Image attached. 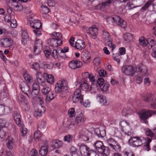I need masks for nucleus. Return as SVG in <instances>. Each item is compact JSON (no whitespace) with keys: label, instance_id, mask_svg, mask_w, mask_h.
<instances>
[{"label":"nucleus","instance_id":"obj_38","mask_svg":"<svg viewBox=\"0 0 156 156\" xmlns=\"http://www.w3.org/2000/svg\"><path fill=\"white\" fill-rule=\"evenodd\" d=\"M41 133L40 131L38 130L34 133V137L32 136H30V137L32 140L34 137L35 140L37 141L41 136Z\"/></svg>","mask_w":156,"mask_h":156},{"label":"nucleus","instance_id":"obj_14","mask_svg":"<svg viewBox=\"0 0 156 156\" xmlns=\"http://www.w3.org/2000/svg\"><path fill=\"white\" fill-rule=\"evenodd\" d=\"M20 87L23 92L26 94L28 98H30V95L29 94L30 93V90L29 86L25 82H23L22 83Z\"/></svg>","mask_w":156,"mask_h":156},{"label":"nucleus","instance_id":"obj_48","mask_svg":"<svg viewBox=\"0 0 156 156\" xmlns=\"http://www.w3.org/2000/svg\"><path fill=\"white\" fill-rule=\"evenodd\" d=\"M112 58L114 60L116 61L118 64H119L120 63V59L121 58V56L119 54H112Z\"/></svg>","mask_w":156,"mask_h":156},{"label":"nucleus","instance_id":"obj_13","mask_svg":"<svg viewBox=\"0 0 156 156\" xmlns=\"http://www.w3.org/2000/svg\"><path fill=\"white\" fill-rule=\"evenodd\" d=\"M45 111L44 107L42 105H39L38 107L35 108L34 115L37 118L40 117Z\"/></svg>","mask_w":156,"mask_h":156},{"label":"nucleus","instance_id":"obj_20","mask_svg":"<svg viewBox=\"0 0 156 156\" xmlns=\"http://www.w3.org/2000/svg\"><path fill=\"white\" fill-rule=\"evenodd\" d=\"M75 47L79 50L84 49L86 47L84 42L81 40H78L75 43Z\"/></svg>","mask_w":156,"mask_h":156},{"label":"nucleus","instance_id":"obj_26","mask_svg":"<svg viewBox=\"0 0 156 156\" xmlns=\"http://www.w3.org/2000/svg\"><path fill=\"white\" fill-rule=\"evenodd\" d=\"M101 149V151L100 150L98 152L101 154L103 156H107L109 154L110 151L108 147L104 146Z\"/></svg>","mask_w":156,"mask_h":156},{"label":"nucleus","instance_id":"obj_30","mask_svg":"<svg viewBox=\"0 0 156 156\" xmlns=\"http://www.w3.org/2000/svg\"><path fill=\"white\" fill-rule=\"evenodd\" d=\"M53 144L51 145L53 149L59 148L62 147V143L61 141L59 140H54L52 141Z\"/></svg>","mask_w":156,"mask_h":156},{"label":"nucleus","instance_id":"obj_61","mask_svg":"<svg viewBox=\"0 0 156 156\" xmlns=\"http://www.w3.org/2000/svg\"><path fill=\"white\" fill-rule=\"evenodd\" d=\"M123 154L124 156H135L133 152L131 151L128 152L126 151H123Z\"/></svg>","mask_w":156,"mask_h":156},{"label":"nucleus","instance_id":"obj_46","mask_svg":"<svg viewBox=\"0 0 156 156\" xmlns=\"http://www.w3.org/2000/svg\"><path fill=\"white\" fill-rule=\"evenodd\" d=\"M8 91L4 89L0 94V98L3 99L8 97Z\"/></svg>","mask_w":156,"mask_h":156},{"label":"nucleus","instance_id":"obj_47","mask_svg":"<svg viewBox=\"0 0 156 156\" xmlns=\"http://www.w3.org/2000/svg\"><path fill=\"white\" fill-rule=\"evenodd\" d=\"M40 90H33L31 93L30 92L29 94L30 95V97L29 98L33 99L36 97L39 92Z\"/></svg>","mask_w":156,"mask_h":156},{"label":"nucleus","instance_id":"obj_40","mask_svg":"<svg viewBox=\"0 0 156 156\" xmlns=\"http://www.w3.org/2000/svg\"><path fill=\"white\" fill-rule=\"evenodd\" d=\"M19 125L21 127L20 130L22 135L23 136H25L27 132V129L24 127V125L23 124H21Z\"/></svg>","mask_w":156,"mask_h":156},{"label":"nucleus","instance_id":"obj_62","mask_svg":"<svg viewBox=\"0 0 156 156\" xmlns=\"http://www.w3.org/2000/svg\"><path fill=\"white\" fill-rule=\"evenodd\" d=\"M101 59L99 58H96L94 59L93 61L94 64L96 66H98L100 63Z\"/></svg>","mask_w":156,"mask_h":156},{"label":"nucleus","instance_id":"obj_7","mask_svg":"<svg viewBox=\"0 0 156 156\" xmlns=\"http://www.w3.org/2000/svg\"><path fill=\"white\" fill-rule=\"evenodd\" d=\"M83 95L81 94V92L80 88L77 89L74 92L72 98V100L73 103H76L80 101L82 104L83 101Z\"/></svg>","mask_w":156,"mask_h":156},{"label":"nucleus","instance_id":"obj_12","mask_svg":"<svg viewBox=\"0 0 156 156\" xmlns=\"http://www.w3.org/2000/svg\"><path fill=\"white\" fill-rule=\"evenodd\" d=\"M48 44L50 46L53 47H57L60 46L62 43V40H57L54 37H51L47 40Z\"/></svg>","mask_w":156,"mask_h":156},{"label":"nucleus","instance_id":"obj_56","mask_svg":"<svg viewBox=\"0 0 156 156\" xmlns=\"http://www.w3.org/2000/svg\"><path fill=\"white\" fill-rule=\"evenodd\" d=\"M30 67L36 71L40 69V66L37 62H35Z\"/></svg>","mask_w":156,"mask_h":156},{"label":"nucleus","instance_id":"obj_36","mask_svg":"<svg viewBox=\"0 0 156 156\" xmlns=\"http://www.w3.org/2000/svg\"><path fill=\"white\" fill-rule=\"evenodd\" d=\"M75 121L76 124L83 122L84 118H83V115L81 113H80L77 116H76Z\"/></svg>","mask_w":156,"mask_h":156},{"label":"nucleus","instance_id":"obj_33","mask_svg":"<svg viewBox=\"0 0 156 156\" xmlns=\"http://www.w3.org/2000/svg\"><path fill=\"white\" fill-rule=\"evenodd\" d=\"M155 0H148L145 3L144 6H143L141 9V10L144 11L146 10L151 5H152L153 2L155 1Z\"/></svg>","mask_w":156,"mask_h":156},{"label":"nucleus","instance_id":"obj_49","mask_svg":"<svg viewBox=\"0 0 156 156\" xmlns=\"http://www.w3.org/2000/svg\"><path fill=\"white\" fill-rule=\"evenodd\" d=\"M21 106L22 108L26 111H28L30 109V106L29 103L27 102H23L22 103Z\"/></svg>","mask_w":156,"mask_h":156},{"label":"nucleus","instance_id":"obj_10","mask_svg":"<svg viewBox=\"0 0 156 156\" xmlns=\"http://www.w3.org/2000/svg\"><path fill=\"white\" fill-rule=\"evenodd\" d=\"M107 143L109 146L116 151H121V147L119 144L114 139L110 138L107 140Z\"/></svg>","mask_w":156,"mask_h":156},{"label":"nucleus","instance_id":"obj_51","mask_svg":"<svg viewBox=\"0 0 156 156\" xmlns=\"http://www.w3.org/2000/svg\"><path fill=\"white\" fill-rule=\"evenodd\" d=\"M124 39L125 41H130L132 40V35L129 33H127L124 34Z\"/></svg>","mask_w":156,"mask_h":156},{"label":"nucleus","instance_id":"obj_19","mask_svg":"<svg viewBox=\"0 0 156 156\" xmlns=\"http://www.w3.org/2000/svg\"><path fill=\"white\" fill-rule=\"evenodd\" d=\"M15 141L13 138L11 137L8 136L6 140V143L8 148L11 150L15 146Z\"/></svg>","mask_w":156,"mask_h":156},{"label":"nucleus","instance_id":"obj_9","mask_svg":"<svg viewBox=\"0 0 156 156\" xmlns=\"http://www.w3.org/2000/svg\"><path fill=\"white\" fill-rule=\"evenodd\" d=\"M122 72L126 75L133 76L136 72L135 69L131 65L123 66L121 69Z\"/></svg>","mask_w":156,"mask_h":156},{"label":"nucleus","instance_id":"obj_42","mask_svg":"<svg viewBox=\"0 0 156 156\" xmlns=\"http://www.w3.org/2000/svg\"><path fill=\"white\" fill-rule=\"evenodd\" d=\"M111 3V2L110 0H108L107 1L101 4H100L98 5V7L100 9L103 10L106 6L108 5Z\"/></svg>","mask_w":156,"mask_h":156},{"label":"nucleus","instance_id":"obj_63","mask_svg":"<svg viewBox=\"0 0 156 156\" xmlns=\"http://www.w3.org/2000/svg\"><path fill=\"white\" fill-rule=\"evenodd\" d=\"M87 156H99V154L94 150H90Z\"/></svg>","mask_w":156,"mask_h":156},{"label":"nucleus","instance_id":"obj_43","mask_svg":"<svg viewBox=\"0 0 156 156\" xmlns=\"http://www.w3.org/2000/svg\"><path fill=\"white\" fill-rule=\"evenodd\" d=\"M146 138L147 139V142L144 143V144H146L145 145H144V149L145 150L148 151L150 150L149 144L151 142V139L150 138H147V137H146Z\"/></svg>","mask_w":156,"mask_h":156},{"label":"nucleus","instance_id":"obj_15","mask_svg":"<svg viewBox=\"0 0 156 156\" xmlns=\"http://www.w3.org/2000/svg\"><path fill=\"white\" fill-rule=\"evenodd\" d=\"M135 71L143 75H146L147 73V69L146 66L143 64H140L135 67Z\"/></svg>","mask_w":156,"mask_h":156},{"label":"nucleus","instance_id":"obj_23","mask_svg":"<svg viewBox=\"0 0 156 156\" xmlns=\"http://www.w3.org/2000/svg\"><path fill=\"white\" fill-rule=\"evenodd\" d=\"M56 96L55 93L50 91L46 96L45 101L47 103L51 101L54 99Z\"/></svg>","mask_w":156,"mask_h":156},{"label":"nucleus","instance_id":"obj_2","mask_svg":"<svg viewBox=\"0 0 156 156\" xmlns=\"http://www.w3.org/2000/svg\"><path fill=\"white\" fill-rule=\"evenodd\" d=\"M140 117V121L145 124L148 123L147 120L149 117L156 114V111L150 110L142 109L138 113Z\"/></svg>","mask_w":156,"mask_h":156},{"label":"nucleus","instance_id":"obj_59","mask_svg":"<svg viewBox=\"0 0 156 156\" xmlns=\"http://www.w3.org/2000/svg\"><path fill=\"white\" fill-rule=\"evenodd\" d=\"M146 134L147 136H150L151 137H152L154 135V133L148 128L146 129Z\"/></svg>","mask_w":156,"mask_h":156},{"label":"nucleus","instance_id":"obj_34","mask_svg":"<svg viewBox=\"0 0 156 156\" xmlns=\"http://www.w3.org/2000/svg\"><path fill=\"white\" fill-rule=\"evenodd\" d=\"M99 89L98 87L97 83H92L90 88V91L91 93H96Z\"/></svg>","mask_w":156,"mask_h":156},{"label":"nucleus","instance_id":"obj_21","mask_svg":"<svg viewBox=\"0 0 156 156\" xmlns=\"http://www.w3.org/2000/svg\"><path fill=\"white\" fill-rule=\"evenodd\" d=\"M98 31L97 28L95 27H90L89 28L88 34L91 35V37L93 39H95L97 37V34Z\"/></svg>","mask_w":156,"mask_h":156},{"label":"nucleus","instance_id":"obj_3","mask_svg":"<svg viewBox=\"0 0 156 156\" xmlns=\"http://www.w3.org/2000/svg\"><path fill=\"white\" fill-rule=\"evenodd\" d=\"M68 83L66 81H58L55 85V90L56 93L65 94L68 90Z\"/></svg>","mask_w":156,"mask_h":156},{"label":"nucleus","instance_id":"obj_16","mask_svg":"<svg viewBox=\"0 0 156 156\" xmlns=\"http://www.w3.org/2000/svg\"><path fill=\"white\" fill-rule=\"evenodd\" d=\"M82 65V63L81 62L77 60H74L69 62V66L71 69H74L80 67Z\"/></svg>","mask_w":156,"mask_h":156},{"label":"nucleus","instance_id":"obj_41","mask_svg":"<svg viewBox=\"0 0 156 156\" xmlns=\"http://www.w3.org/2000/svg\"><path fill=\"white\" fill-rule=\"evenodd\" d=\"M40 11L42 14L46 15L49 12V10L47 7L42 5L41 7Z\"/></svg>","mask_w":156,"mask_h":156},{"label":"nucleus","instance_id":"obj_25","mask_svg":"<svg viewBox=\"0 0 156 156\" xmlns=\"http://www.w3.org/2000/svg\"><path fill=\"white\" fill-rule=\"evenodd\" d=\"M43 77L45 78V80H46L48 83L52 84L54 81L53 76L51 74H48L44 73L43 75Z\"/></svg>","mask_w":156,"mask_h":156},{"label":"nucleus","instance_id":"obj_53","mask_svg":"<svg viewBox=\"0 0 156 156\" xmlns=\"http://www.w3.org/2000/svg\"><path fill=\"white\" fill-rule=\"evenodd\" d=\"M3 41L7 47L12 45V41L11 38H4Z\"/></svg>","mask_w":156,"mask_h":156},{"label":"nucleus","instance_id":"obj_44","mask_svg":"<svg viewBox=\"0 0 156 156\" xmlns=\"http://www.w3.org/2000/svg\"><path fill=\"white\" fill-rule=\"evenodd\" d=\"M51 36L55 37V39L57 40H62V36L61 33L59 32L57 33L56 32H53L52 33Z\"/></svg>","mask_w":156,"mask_h":156},{"label":"nucleus","instance_id":"obj_60","mask_svg":"<svg viewBox=\"0 0 156 156\" xmlns=\"http://www.w3.org/2000/svg\"><path fill=\"white\" fill-rule=\"evenodd\" d=\"M100 87L102 91H106L108 89V84L105 83H104L103 85L100 86Z\"/></svg>","mask_w":156,"mask_h":156},{"label":"nucleus","instance_id":"obj_17","mask_svg":"<svg viewBox=\"0 0 156 156\" xmlns=\"http://www.w3.org/2000/svg\"><path fill=\"white\" fill-rule=\"evenodd\" d=\"M96 98L99 103L103 105H109V102L107 101L106 97L101 94H98L97 95Z\"/></svg>","mask_w":156,"mask_h":156},{"label":"nucleus","instance_id":"obj_57","mask_svg":"<svg viewBox=\"0 0 156 156\" xmlns=\"http://www.w3.org/2000/svg\"><path fill=\"white\" fill-rule=\"evenodd\" d=\"M44 52L47 57L49 56L51 53L50 51V48L48 46H46L45 48H44Z\"/></svg>","mask_w":156,"mask_h":156},{"label":"nucleus","instance_id":"obj_32","mask_svg":"<svg viewBox=\"0 0 156 156\" xmlns=\"http://www.w3.org/2000/svg\"><path fill=\"white\" fill-rule=\"evenodd\" d=\"M94 147L98 151L100 150L101 151V149L104 146L103 143L101 141H97L94 144Z\"/></svg>","mask_w":156,"mask_h":156},{"label":"nucleus","instance_id":"obj_45","mask_svg":"<svg viewBox=\"0 0 156 156\" xmlns=\"http://www.w3.org/2000/svg\"><path fill=\"white\" fill-rule=\"evenodd\" d=\"M24 78L27 82H32L33 81V78L30 75L27 73L23 75Z\"/></svg>","mask_w":156,"mask_h":156},{"label":"nucleus","instance_id":"obj_39","mask_svg":"<svg viewBox=\"0 0 156 156\" xmlns=\"http://www.w3.org/2000/svg\"><path fill=\"white\" fill-rule=\"evenodd\" d=\"M34 44H35L34 47H35V49H36V48H37L38 49L42 48V41L41 40H37L35 42Z\"/></svg>","mask_w":156,"mask_h":156},{"label":"nucleus","instance_id":"obj_50","mask_svg":"<svg viewBox=\"0 0 156 156\" xmlns=\"http://www.w3.org/2000/svg\"><path fill=\"white\" fill-rule=\"evenodd\" d=\"M139 41L141 45L144 47L147 45V40L144 39L143 37H140L139 39Z\"/></svg>","mask_w":156,"mask_h":156},{"label":"nucleus","instance_id":"obj_22","mask_svg":"<svg viewBox=\"0 0 156 156\" xmlns=\"http://www.w3.org/2000/svg\"><path fill=\"white\" fill-rule=\"evenodd\" d=\"M22 43L25 45L26 44L27 41L30 40L29 36L27 31L24 30L22 33Z\"/></svg>","mask_w":156,"mask_h":156},{"label":"nucleus","instance_id":"obj_18","mask_svg":"<svg viewBox=\"0 0 156 156\" xmlns=\"http://www.w3.org/2000/svg\"><path fill=\"white\" fill-rule=\"evenodd\" d=\"M79 149L80 152L81 154H83L85 156L88 155L89 152H90L89 148L86 145L83 144H81L79 145Z\"/></svg>","mask_w":156,"mask_h":156},{"label":"nucleus","instance_id":"obj_1","mask_svg":"<svg viewBox=\"0 0 156 156\" xmlns=\"http://www.w3.org/2000/svg\"><path fill=\"white\" fill-rule=\"evenodd\" d=\"M30 24L34 29L33 31L37 37H39L41 33L40 29L42 27L41 22L39 20L37 19L35 16H31L29 18Z\"/></svg>","mask_w":156,"mask_h":156},{"label":"nucleus","instance_id":"obj_24","mask_svg":"<svg viewBox=\"0 0 156 156\" xmlns=\"http://www.w3.org/2000/svg\"><path fill=\"white\" fill-rule=\"evenodd\" d=\"M37 81L38 83L41 84L42 86L44 85V82L45 81V78H44L42 76L41 73L40 72H37L36 74Z\"/></svg>","mask_w":156,"mask_h":156},{"label":"nucleus","instance_id":"obj_4","mask_svg":"<svg viewBox=\"0 0 156 156\" xmlns=\"http://www.w3.org/2000/svg\"><path fill=\"white\" fill-rule=\"evenodd\" d=\"M146 142V139L142 137H131L129 140V144L133 147L140 146Z\"/></svg>","mask_w":156,"mask_h":156},{"label":"nucleus","instance_id":"obj_29","mask_svg":"<svg viewBox=\"0 0 156 156\" xmlns=\"http://www.w3.org/2000/svg\"><path fill=\"white\" fill-rule=\"evenodd\" d=\"M79 84L80 88L82 90L88 89L89 87V86L87 83V81L84 78H82Z\"/></svg>","mask_w":156,"mask_h":156},{"label":"nucleus","instance_id":"obj_52","mask_svg":"<svg viewBox=\"0 0 156 156\" xmlns=\"http://www.w3.org/2000/svg\"><path fill=\"white\" fill-rule=\"evenodd\" d=\"M51 88L47 86L44 87L42 90V93L44 95H47L51 91Z\"/></svg>","mask_w":156,"mask_h":156},{"label":"nucleus","instance_id":"obj_37","mask_svg":"<svg viewBox=\"0 0 156 156\" xmlns=\"http://www.w3.org/2000/svg\"><path fill=\"white\" fill-rule=\"evenodd\" d=\"M147 46L149 48L154 46L155 44V41L153 38L152 39L148 38L147 40Z\"/></svg>","mask_w":156,"mask_h":156},{"label":"nucleus","instance_id":"obj_55","mask_svg":"<svg viewBox=\"0 0 156 156\" xmlns=\"http://www.w3.org/2000/svg\"><path fill=\"white\" fill-rule=\"evenodd\" d=\"M46 122L44 121H42L37 125V128L38 129H44L45 127Z\"/></svg>","mask_w":156,"mask_h":156},{"label":"nucleus","instance_id":"obj_58","mask_svg":"<svg viewBox=\"0 0 156 156\" xmlns=\"http://www.w3.org/2000/svg\"><path fill=\"white\" fill-rule=\"evenodd\" d=\"M73 139V136L70 135H68L64 137V140L68 143H70L72 141Z\"/></svg>","mask_w":156,"mask_h":156},{"label":"nucleus","instance_id":"obj_35","mask_svg":"<svg viewBox=\"0 0 156 156\" xmlns=\"http://www.w3.org/2000/svg\"><path fill=\"white\" fill-rule=\"evenodd\" d=\"M133 111L130 108H124L122 111V114L123 116H128L132 113Z\"/></svg>","mask_w":156,"mask_h":156},{"label":"nucleus","instance_id":"obj_31","mask_svg":"<svg viewBox=\"0 0 156 156\" xmlns=\"http://www.w3.org/2000/svg\"><path fill=\"white\" fill-rule=\"evenodd\" d=\"M39 152L41 156H46L48 153V147L46 146H42L39 150Z\"/></svg>","mask_w":156,"mask_h":156},{"label":"nucleus","instance_id":"obj_28","mask_svg":"<svg viewBox=\"0 0 156 156\" xmlns=\"http://www.w3.org/2000/svg\"><path fill=\"white\" fill-rule=\"evenodd\" d=\"M96 134L99 137H103L105 135L104 130L100 129L98 128H96L94 130Z\"/></svg>","mask_w":156,"mask_h":156},{"label":"nucleus","instance_id":"obj_11","mask_svg":"<svg viewBox=\"0 0 156 156\" xmlns=\"http://www.w3.org/2000/svg\"><path fill=\"white\" fill-rule=\"evenodd\" d=\"M103 35L105 40L107 41V45L111 48L112 51L115 48V45L112 43V39L111 38L109 34L107 31H105L103 32Z\"/></svg>","mask_w":156,"mask_h":156},{"label":"nucleus","instance_id":"obj_5","mask_svg":"<svg viewBox=\"0 0 156 156\" xmlns=\"http://www.w3.org/2000/svg\"><path fill=\"white\" fill-rule=\"evenodd\" d=\"M108 19L111 20L113 23L117 24L122 28H125L126 27V22L118 16H112L109 17Z\"/></svg>","mask_w":156,"mask_h":156},{"label":"nucleus","instance_id":"obj_54","mask_svg":"<svg viewBox=\"0 0 156 156\" xmlns=\"http://www.w3.org/2000/svg\"><path fill=\"white\" fill-rule=\"evenodd\" d=\"M23 7L22 5L20 4H18L16 5H15L14 7V9L15 11L18 12H20L22 10Z\"/></svg>","mask_w":156,"mask_h":156},{"label":"nucleus","instance_id":"obj_27","mask_svg":"<svg viewBox=\"0 0 156 156\" xmlns=\"http://www.w3.org/2000/svg\"><path fill=\"white\" fill-rule=\"evenodd\" d=\"M13 116L14 120L17 125H20L21 121L20 120V115L16 111L14 112L13 113Z\"/></svg>","mask_w":156,"mask_h":156},{"label":"nucleus","instance_id":"obj_6","mask_svg":"<svg viewBox=\"0 0 156 156\" xmlns=\"http://www.w3.org/2000/svg\"><path fill=\"white\" fill-rule=\"evenodd\" d=\"M143 100L145 102L151 103V108H156V98L152 94H148L144 96Z\"/></svg>","mask_w":156,"mask_h":156},{"label":"nucleus","instance_id":"obj_8","mask_svg":"<svg viewBox=\"0 0 156 156\" xmlns=\"http://www.w3.org/2000/svg\"><path fill=\"white\" fill-rule=\"evenodd\" d=\"M80 137L84 141L87 142L92 138V134L86 129L81 130L80 132Z\"/></svg>","mask_w":156,"mask_h":156},{"label":"nucleus","instance_id":"obj_64","mask_svg":"<svg viewBox=\"0 0 156 156\" xmlns=\"http://www.w3.org/2000/svg\"><path fill=\"white\" fill-rule=\"evenodd\" d=\"M104 82L105 81L102 78H98L97 80V84L98 86L99 85V87H100V86H101L104 84Z\"/></svg>","mask_w":156,"mask_h":156}]
</instances>
